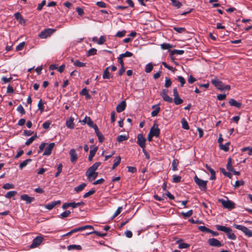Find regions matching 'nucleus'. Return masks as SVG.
<instances>
[{
    "instance_id": "obj_5",
    "label": "nucleus",
    "mask_w": 252,
    "mask_h": 252,
    "mask_svg": "<svg viewBox=\"0 0 252 252\" xmlns=\"http://www.w3.org/2000/svg\"><path fill=\"white\" fill-rule=\"evenodd\" d=\"M44 238L41 236H37L33 239L32 244L30 245V248L33 249L39 246L43 241Z\"/></svg>"
},
{
    "instance_id": "obj_30",
    "label": "nucleus",
    "mask_w": 252,
    "mask_h": 252,
    "mask_svg": "<svg viewBox=\"0 0 252 252\" xmlns=\"http://www.w3.org/2000/svg\"><path fill=\"white\" fill-rule=\"evenodd\" d=\"M75 249L77 250H82V247L80 245H70L67 246V250L69 251Z\"/></svg>"
},
{
    "instance_id": "obj_34",
    "label": "nucleus",
    "mask_w": 252,
    "mask_h": 252,
    "mask_svg": "<svg viewBox=\"0 0 252 252\" xmlns=\"http://www.w3.org/2000/svg\"><path fill=\"white\" fill-rule=\"evenodd\" d=\"M95 234L96 235L99 236L101 237H104V236L107 235V233H100L99 231H95V230H93V231H92L91 232H90L89 233H86L87 235H89V234Z\"/></svg>"
},
{
    "instance_id": "obj_60",
    "label": "nucleus",
    "mask_w": 252,
    "mask_h": 252,
    "mask_svg": "<svg viewBox=\"0 0 252 252\" xmlns=\"http://www.w3.org/2000/svg\"><path fill=\"white\" fill-rule=\"evenodd\" d=\"M45 4H46V0H42L40 3L38 4V5L37 6V9L38 11H41L43 8V6H44Z\"/></svg>"
},
{
    "instance_id": "obj_61",
    "label": "nucleus",
    "mask_w": 252,
    "mask_h": 252,
    "mask_svg": "<svg viewBox=\"0 0 252 252\" xmlns=\"http://www.w3.org/2000/svg\"><path fill=\"white\" fill-rule=\"evenodd\" d=\"M132 55H133V54L131 52H130L129 51H126L125 53L121 54V56L123 58L130 57H132Z\"/></svg>"
},
{
    "instance_id": "obj_21",
    "label": "nucleus",
    "mask_w": 252,
    "mask_h": 252,
    "mask_svg": "<svg viewBox=\"0 0 252 252\" xmlns=\"http://www.w3.org/2000/svg\"><path fill=\"white\" fill-rule=\"evenodd\" d=\"M73 118L70 117L68 120H67L66 121V126L70 129H73L74 127V124L73 123Z\"/></svg>"
},
{
    "instance_id": "obj_37",
    "label": "nucleus",
    "mask_w": 252,
    "mask_h": 252,
    "mask_svg": "<svg viewBox=\"0 0 252 252\" xmlns=\"http://www.w3.org/2000/svg\"><path fill=\"white\" fill-rule=\"evenodd\" d=\"M230 145V142H227L225 144V145H220V148L221 150H223L225 152H227L229 150V146Z\"/></svg>"
},
{
    "instance_id": "obj_55",
    "label": "nucleus",
    "mask_w": 252,
    "mask_h": 252,
    "mask_svg": "<svg viewBox=\"0 0 252 252\" xmlns=\"http://www.w3.org/2000/svg\"><path fill=\"white\" fill-rule=\"evenodd\" d=\"M173 29L176 32L178 33H182L183 32H186V30L185 28H179V27H174Z\"/></svg>"
},
{
    "instance_id": "obj_15",
    "label": "nucleus",
    "mask_w": 252,
    "mask_h": 252,
    "mask_svg": "<svg viewBox=\"0 0 252 252\" xmlns=\"http://www.w3.org/2000/svg\"><path fill=\"white\" fill-rule=\"evenodd\" d=\"M228 103L230 106H234L237 108H241L242 105V104L241 102H237L233 98H230Z\"/></svg>"
},
{
    "instance_id": "obj_9",
    "label": "nucleus",
    "mask_w": 252,
    "mask_h": 252,
    "mask_svg": "<svg viewBox=\"0 0 252 252\" xmlns=\"http://www.w3.org/2000/svg\"><path fill=\"white\" fill-rule=\"evenodd\" d=\"M149 132L154 136L158 137L160 134V129L158 127V125L157 124H154Z\"/></svg>"
},
{
    "instance_id": "obj_62",
    "label": "nucleus",
    "mask_w": 252,
    "mask_h": 252,
    "mask_svg": "<svg viewBox=\"0 0 252 252\" xmlns=\"http://www.w3.org/2000/svg\"><path fill=\"white\" fill-rule=\"evenodd\" d=\"M198 229L202 232H208L209 231V229L208 228L206 227L205 226H200L198 227Z\"/></svg>"
},
{
    "instance_id": "obj_41",
    "label": "nucleus",
    "mask_w": 252,
    "mask_h": 252,
    "mask_svg": "<svg viewBox=\"0 0 252 252\" xmlns=\"http://www.w3.org/2000/svg\"><path fill=\"white\" fill-rule=\"evenodd\" d=\"M38 109L40 111V112L41 113L44 111V103L43 102V101L41 99H40L38 102Z\"/></svg>"
},
{
    "instance_id": "obj_25",
    "label": "nucleus",
    "mask_w": 252,
    "mask_h": 252,
    "mask_svg": "<svg viewBox=\"0 0 252 252\" xmlns=\"http://www.w3.org/2000/svg\"><path fill=\"white\" fill-rule=\"evenodd\" d=\"M95 171V170H94V169H92L90 167H89L87 169V170L85 174H86V176L87 177L88 180L89 179H90V178L93 176V175L94 174Z\"/></svg>"
},
{
    "instance_id": "obj_57",
    "label": "nucleus",
    "mask_w": 252,
    "mask_h": 252,
    "mask_svg": "<svg viewBox=\"0 0 252 252\" xmlns=\"http://www.w3.org/2000/svg\"><path fill=\"white\" fill-rule=\"evenodd\" d=\"M177 79L180 82L181 86L183 87L184 85L186 83V81H185V79H184V78L181 76H179L178 77Z\"/></svg>"
},
{
    "instance_id": "obj_31",
    "label": "nucleus",
    "mask_w": 252,
    "mask_h": 252,
    "mask_svg": "<svg viewBox=\"0 0 252 252\" xmlns=\"http://www.w3.org/2000/svg\"><path fill=\"white\" fill-rule=\"evenodd\" d=\"M226 168L229 171H232L234 168L232 167V159L229 158L228 159L227 163L226 165Z\"/></svg>"
},
{
    "instance_id": "obj_42",
    "label": "nucleus",
    "mask_w": 252,
    "mask_h": 252,
    "mask_svg": "<svg viewBox=\"0 0 252 252\" xmlns=\"http://www.w3.org/2000/svg\"><path fill=\"white\" fill-rule=\"evenodd\" d=\"M153 68V67L152 63H149L147 64H146L145 66V71L147 73H150L152 71Z\"/></svg>"
},
{
    "instance_id": "obj_51",
    "label": "nucleus",
    "mask_w": 252,
    "mask_h": 252,
    "mask_svg": "<svg viewBox=\"0 0 252 252\" xmlns=\"http://www.w3.org/2000/svg\"><path fill=\"white\" fill-rule=\"evenodd\" d=\"M171 84H172V81H171L170 79L168 77H166L165 80L164 86L166 88H168L171 85Z\"/></svg>"
},
{
    "instance_id": "obj_33",
    "label": "nucleus",
    "mask_w": 252,
    "mask_h": 252,
    "mask_svg": "<svg viewBox=\"0 0 252 252\" xmlns=\"http://www.w3.org/2000/svg\"><path fill=\"white\" fill-rule=\"evenodd\" d=\"M69 207H71L73 208H75V202L65 203L62 206L63 209H66Z\"/></svg>"
},
{
    "instance_id": "obj_27",
    "label": "nucleus",
    "mask_w": 252,
    "mask_h": 252,
    "mask_svg": "<svg viewBox=\"0 0 252 252\" xmlns=\"http://www.w3.org/2000/svg\"><path fill=\"white\" fill-rule=\"evenodd\" d=\"M161 96L164 101L169 103H172L173 102V99L171 97H170L167 94H164Z\"/></svg>"
},
{
    "instance_id": "obj_38",
    "label": "nucleus",
    "mask_w": 252,
    "mask_h": 252,
    "mask_svg": "<svg viewBox=\"0 0 252 252\" xmlns=\"http://www.w3.org/2000/svg\"><path fill=\"white\" fill-rule=\"evenodd\" d=\"M172 2V4L175 7H176L177 8H179L182 5V4L181 2L177 0H170Z\"/></svg>"
},
{
    "instance_id": "obj_23",
    "label": "nucleus",
    "mask_w": 252,
    "mask_h": 252,
    "mask_svg": "<svg viewBox=\"0 0 252 252\" xmlns=\"http://www.w3.org/2000/svg\"><path fill=\"white\" fill-rule=\"evenodd\" d=\"M86 229H90L94 230V227L92 225H86L82 226L81 227H79L78 228H75V230L76 232H77L78 231H82V230H84Z\"/></svg>"
},
{
    "instance_id": "obj_10",
    "label": "nucleus",
    "mask_w": 252,
    "mask_h": 252,
    "mask_svg": "<svg viewBox=\"0 0 252 252\" xmlns=\"http://www.w3.org/2000/svg\"><path fill=\"white\" fill-rule=\"evenodd\" d=\"M146 139L144 137L142 134H138L137 135V143L141 148H145Z\"/></svg>"
},
{
    "instance_id": "obj_52",
    "label": "nucleus",
    "mask_w": 252,
    "mask_h": 252,
    "mask_svg": "<svg viewBox=\"0 0 252 252\" xmlns=\"http://www.w3.org/2000/svg\"><path fill=\"white\" fill-rule=\"evenodd\" d=\"M17 111H18L19 113H20L22 115H25L26 114V111L25 109H24L23 107L22 106V105H19L17 108Z\"/></svg>"
},
{
    "instance_id": "obj_11",
    "label": "nucleus",
    "mask_w": 252,
    "mask_h": 252,
    "mask_svg": "<svg viewBox=\"0 0 252 252\" xmlns=\"http://www.w3.org/2000/svg\"><path fill=\"white\" fill-rule=\"evenodd\" d=\"M69 154L70 156V161L72 163H74L76 162L78 159L77 155L76 153L75 149H71L69 152Z\"/></svg>"
},
{
    "instance_id": "obj_40",
    "label": "nucleus",
    "mask_w": 252,
    "mask_h": 252,
    "mask_svg": "<svg viewBox=\"0 0 252 252\" xmlns=\"http://www.w3.org/2000/svg\"><path fill=\"white\" fill-rule=\"evenodd\" d=\"M17 191H10L6 193L5 195V197L7 198H10L13 196H14L17 194Z\"/></svg>"
},
{
    "instance_id": "obj_39",
    "label": "nucleus",
    "mask_w": 252,
    "mask_h": 252,
    "mask_svg": "<svg viewBox=\"0 0 252 252\" xmlns=\"http://www.w3.org/2000/svg\"><path fill=\"white\" fill-rule=\"evenodd\" d=\"M193 213V211L192 210H190L188 211L187 212H182L181 214L183 216V217L185 219L190 217Z\"/></svg>"
},
{
    "instance_id": "obj_6",
    "label": "nucleus",
    "mask_w": 252,
    "mask_h": 252,
    "mask_svg": "<svg viewBox=\"0 0 252 252\" xmlns=\"http://www.w3.org/2000/svg\"><path fill=\"white\" fill-rule=\"evenodd\" d=\"M56 31V30L52 29H47L40 32L38 36L41 38H45L51 35Z\"/></svg>"
},
{
    "instance_id": "obj_35",
    "label": "nucleus",
    "mask_w": 252,
    "mask_h": 252,
    "mask_svg": "<svg viewBox=\"0 0 252 252\" xmlns=\"http://www.w3.org/2000/svg\"><path fill=\"white\" fill-rule=\"evenodd\" d=\"M181 123L182 125V127L186 130H188L189 128V126L187 121L185 118H183L181 120Z\"/></svg>"
},
{
    "instance_id": "obj_24",
    "label": "nucleus",
    "mask_w": 252,
    "mask_h": 252,
    "mask_svg": "<svg viewBox=\"0 0 252 252\" xmlns=\"http://www.w3.org/2000/svg\"><path fill=\"white\" fill-rule=\"evenodd\" d=\"M152 107L153 108H155V109L151 112V116L152 117H156L158 115L160 111V107L158 105H154Z\"/></svg>"
},
{
    "instance_id": "obj_44",
    "label": "nucleus",
    "mask_w": 252,
    "mask_h": 252,
    "mask_svg": "<svg viewBox=\"0 0 252 252\" xmlns=\"http://www.w3.org/2000/svg\"><path fill=\"white\" fill-rule=\"evenodd\" d=\"M73 64L77 67H84L86 65V63H82L78 60L75 61Z\"/></svg>"
},
{
    "instance_id": "obj_7",
    "label": "nucleus",
    "mask_w": 252,
    "mask_h": 252,
    "mask_svg": "<svg viewBox=\"0 0 252 252\" xmlns=\"http://www.w3.org/2000/svg\"><path fill=\"white\" fill-rule=\"evenodd\" d=\"M174 102L176 105H179L183 102V100L179 97L177 88L173 89Z\"/></svg>"
},
{
    "instance_id": "obj_47",
    "label": "nucleus",
    "mask_w": 252,
    "mask_h": 252,
    "mask_svg": "<svg viewBox=\"0 0 252 252\" xmlns=\"http://www.w3.org/2000/svg\"><path fill=\"white\" fill-rule=\"evenodd\" d=\"M172 47L169 43H164L161 45V48L163 50L169 49L172 48Z\"/></svg>"
},
{
    "instance_id": "obj_2",
    "label": "nucleus",
    "mask_w": 252,
    "mask_h": 252,
    "mask_svg": "<svg viewBox=\"0 0 252 252\" xmlns=\"http://www.w3.org/2000/svg\"><path fill=\"white\" fill-rule=\"evenodd\" d=\"M194 181L201 190L206 191L208 181H204L199 178L196 175L194 177Z\"/></svg>"
},
{
    "instance_id": "obj_20",
    "label": "nucleus",
    "mask_w": 252,
    "mask_h": 252,
    "mask_svg": "<svg viewBox=\"0 0 252 252\" xmlns=\"http://www.w3.org/2000/svg\"><path fill=\"white\" fill-rule=\"evenodd\" d=\"M110 67L109 66H108L107 67L104 72H103V75H102V77L103 79H110V78H112L113 77V76L110 74L109 71V69Z\"/></svg>"
},
{
    "instance_id": "obj_53",
    "label": "nucleus",
    "mask_w": 252,
    "mask_h": 252,
    "mask_svg": "<svg viewBox=\"0 0 252 252\" xmlns=\"http://www.w3.org/2000/svg\"><path fill=\"white\" fill-rule=\"evenodd\" d=\"M178 163V161L177 160L174 159L172 161V170L173 171L177 170V164Z\"/></svg>"
},
{
    "instance_id": "obj_14",
    "label": "nucleus",
    "mask_w": 252,
    "mask_h": 252,
    "mask_svg": "<svg viewBox=\"0 0 252 252\" xmlns=\"http://www.w3.org/2000/svg\"><path fill=\"white\" fill-rule=\"evenodd\" d=\"M212 84L220 90H223V83L217 79H212L211 81Z\"/></svg>"
},
{
    "instance_id": "obj_46",
    "label": "nucleus",
    "mask_w": 252,
    "mask_h": 252,
    "mask_svg": "<svg viewBox=\"0 0 252 252\" xmlns=\"http://www.w3.org/2000/svg\"><path fill=\"white\" fill-rule=\"evenodd\" d=\"M121 158L120 156L117 157V160L114 163L112 166V170H114L121 162Z\"/></svg>"
},
{
    "instance_id": "obj_1",
    "label": "nucleus",
    "mask_w": 252,
    "mask_h": 252,
    "mask_svg": "<svg viewBox=\"0 0 252 252\" xmlns=\"http://www.w3.org/2000/svg\"><path fill=\"white\" fill-rule=\"evenodd\" d=\"M216 227L217 230L225 233L228 239L231 240L236 239V235L232 232V229L230 228L220 225H217Z\"/></svg>"
},
{
    "instance_id": "obj_26",
    "label": "nucleus",
    "mask_w": 252,
    "mask_h": 252,
    "mask_svg": "<svg viewBox=\"0 0 252 252\" xmlns=\"http://www.w3.org/2000/svg\"><path fill=\"white\" fill-rule=\"evenodd\" d=\"M128 138V135H120L117 137V140L119 142H122L123 141L127 140Z\"/></svg>"
},
{
    "instance_id": "obj_12",
    "label": "nucleus",
    "mask_w": 252,
    "mask_h": 252,
    "mask_svg": "<svg viewBox=\"0 0 252 252\" xmlns=\"http://www.w3.org/2000/svg\"><path fill=\"white\" fill-rule=\"evenodd\" d=\"M55 146V143H50L48 146L45 148V150L43 153V156H49L50 155L52 151L53 150L54 147Z\"/></svg>"
},
{
    "instance_id": "obj_13",
    "label": "nucleus",
    "mask_w": 252,
    "mask_h": 252,
    "mask_svg": "<svg viewBox=\"0 0 252 252\" xmlns=\"http://www.w3.org/2000/svg\"><path fill=\"white\" fill-rule=\"evenodd\" d=\"M126 104L125 100L122 101L116 107V111L118 113H121L124 111L126 108Z\"/></svg>"
},
{
    "instance_id": "obj_56",
    "label": "nucleus",
    "mask_w": 252,
    "mask_h": 252,
    "mask_svg": "<svg viewBox=\"0 0 252 252\" xmlns=\"http://www.w3.org/2000/svg\"><path fill=\"white\" fill-rule=\"evenodd\" d=\"M122 209H123L122 207H118V209H117V210L116 211V212H115V213L112 217V219H114L115 217H116L117 216H118L122 212Z\"/></svg>"
},
{
    "instance_id": "obj_58",
    "label": "nucleus",
    "mask_w": 252,
    "mask_h": 252,
    "mask_svg": "<svg viewBox=\"0 0 252 252\" xmlns=\"http://www.w3.org/2000/svg\"><path fill=\"white\" fill-rule=\"evenodd\" d=\"M189 245L187 243H182L179 244L178 247L179 249H186L189 247Z\"/></svg>"
},
{
    "instance_id": "obj_4",
    "label": "nucleus",
    "mask_w": 252,
    "mask_h": 252,
    "mask_svg": "<svg viewBox=\"0 0 252 252\" xmlns=\"http://www.w3.org/2000/svg\"><path fill=\"white\" fill-rule=\"evenodd\" d=\"M219 202H220L224 208L231 210L235 208V204L231 200H225L223 199H219Z\"/></svg>"
},
{
    "instance_id": "obj_8",
    "label": "nucleus",
    "mask_w": 252,
    "mask_h": 252,
    "mask_svg": "<svg viewBox=\"0 0 252 252\" xmlns=\"http://www.w3.org/2000/svg\"><path fill=\"white\" fill-rule=\"evenodd\" d=\"M208 244L213 247H220L222 246L221 243L216 238H210L208 240Z\"/></svg>"
},
{
    "instance_id": "obj_49",
    "label": "nucleus",
    "mask_w": 252,
    "mask_h": 252,
    "mask_svg": "<svg viewBox=\"0 0 252 252\" xmlns=\"http://www.w3.org/2000/svg\"><path fill=\"white\" fill-rule=\"evenodd\" d=\"M95 192V190L94 189H92L90 190V191H89L88 192L85 193L83 195V197L87 198V197H89V196L94 194Z\"/></svg>"
},
{
    "instance_id": "obj_22",
    "label": "nucleus",
    "mask_w": 252,
    "mask_h": 252,
    "mask_svg": "<svg viewBox=\"0 0 252 252\" xmlns=\"http://www.w3.org/2000/svg\"><path fill=\"white\" fill-rule=\"evenodd\" d=\"M98 150V147L97 146L94 147L93 149H92L90 151V154L88 157L89 161H91L92 160L93 157L94 156L97 150Z\"/></svg>"
},
{
    "instance_id": "obj_63",
    "label": "nucleus",
    "mask_w": 252,
    "mask_h": 252,
    "mask_svg": "<svg viewBox=\"0 0 252 252\" xmlns=\"http://www.w3.org/2000/svg\"><path fill=\"white\" fill-rule=\"evenodd\" d=\"M25 44V43L24 42H21L20 44H19L16 48V51H18L22 50L23 49Z\"/></svg>"
},
{
    "instance_id": "obj_64",
    "label": "nucleus",
    "mask_w": 252,
    "mask_h": 252,
    "mask_svg": "<svg viewBox=\"0 0 252 252\" xmlns=\"http://www.w3.org/2000/svg\"><path fill=\"white\" fill-rule=\"evenodd\" d=\"M106 40V37L104 36H101L97 42V44L101 45L104 43Z\"/></svg>"
},
{
    "instance_id": "obj_36",
    "label": "nucleus",
    "mask_w": 252,
    "mask_h": 252,
    "mask_svg": "<svg viewBox=\"0 0 252 252\" xmlns=\"http://www.w3.org/2000/svg\"><path fill=\"white\" fill-rule=\"evenodd\" d=\"M71 212L69 210H66L63 213H62L60 215L58 216L59 218L64 219L67 218L70 214Z\"/></svg>"
},
{
    "instance_id": "obj_18",
    "label": "nucleus",
    "mask_w": 252,
    "mask_h": 252,
    "mask_svg": "<svg viewBox=\"0 0 252 252\" xmlns=\"http://www.w3.org/2000/svg\"><path fill=\"white\" fill-rule=\"evenodd\" d=\"M205 167L207 170H208L211 173V177H210V180H213L216 179V172L215 171L211 168L208 164L205 165Z\"/></svg>"
},
{
    "instance_id": "obj_16",
    "label": "nucleus",
    "mask_w": 252,
    "mask_h": 252,
    "mask_svg": "<svg viewBox=\"0 0 252 252\" xmlns=\"http://www.w3.org/2000/svg\"><path fill=\"white\" fill-rule=\"evenodd\" d=\"M21 199L23 200L26 201V203L27 204H29L35 200L34 197L29 196L27 194L22 195L21 196Z\"/></svg>"
},
{
    "instance_id": "obj_54",
    "label": "nucleus",
    "mask_w": 252,
    "mask_h": 252,
    "mask_svg": "<svg viewBox=\"0 0 252 252\" xmlns=\"http://www.w3.org/2000/svg\"><path fill=\"white\" fill-rule=\"evenodd\" d=\"M126 31L125 30H123L122 31H119L117 32L116 36L118 37H123L126 34Z\"/></svg>"
},
{
    "instance_id": "obj_17",
    "label": "nucleus",
    "mask_w": 252,
    "mask_h": 252,
    "mask_svg": "<svg viewBox=\"0 0 252 252\" xmlns=\"http://www.w3.org/2000/svg\"><path fill=\"white\" fill-rule=\"evenodd\" d=\"M61 204V201L58 200L56 201H53L49 204H47L45 205V208L48 210H51L54 207H55L57 205Z\"/></svg>"
},
{
    "instance_id": "obj_3",
    "label": "nucleus",
    "mask_w": 252,
    "mask_h": 252,
    "mask_svg": "<svg viewBox=\"0 0 252 252\" xmlns=\"http://www.w3.org/2000/svg\"><path fill=\"white\" fill-rule=\"evenodd\" d=\"M233 226L235 227L236 229L242 231L246 236L249 237H252V230H250L247 227L239 225V224H233Z\"/></svg>"
},
{
    "instance_id": "obj_48",
    "label": "nucleus",
    "mask_w": 252,
    "mask_h": 252,
    "mask_svg": "<svg viewBox=\"0 0 252 252\" xmlns=\"http://www.w3.org/2000/svg\"><path fill=\"white\" fill-rule=\"evenodd\" d=\"M181 180V177L180 176H178L176 175L173 176V182L177 183L180 182Z\"/></svg>"
},
{
    "instance_id": "obj_19",
    "label": "nucleus",
    "mask_w": 252,
    "mask_h": 252,
    "mask_svg": "<svg viewBox=\"0 0 252 252\" xmlns=\"http://www.w3.org/2000/svg\"><path fill=\"white\" fill-rule=\"evenodd\" d=\"M184 53V51L182 50H173L170 51V56L171 57V59L172 60H173L175 59L174 57H172V56L174 55H182Z\"/></svg>"
},
{
    "instance_id": "obj_43",
    "label": "nucleus",
    "mask_w": 252,
    "mask_h": 252,
    "mask_svg": "<svg viewBox=\"0 0 252 252\" xmlns=\"http://www.w3.org/2000/svg\"><path fill=\"white\" fill-rule=\"evenodd\" d=\"M245 184V182L243 180H237L234 185V188L235 189L238 188L241 186H243Z\"/></svg>"
},
{
    "instance_id": "obj_50",
    "label": "nucleus",
    "mask_w": 252,
    "mask_h": 252,
    "mask_svg": "<svg viewBox=\"0 0 252 252\" xmlns=\"http://www.w3.org/2000/svg\"><path fill=\"white\" fill-rule=\"evenodd\" d=\"M14 188V186L13 184L6 183L3 185L2 188L5 189H13Z\"/></svg>"
},
{
    "instance_id": "obj_32",
    "label": "nucleus",
    "mask_w": 252,
    "mask_h": 252,
    "mask_svg": "<svg viewBox=\"0 0 252 252\" xmlns=\"http://www.w3.org/2000/svg\"><path fill=\"white\" fill-rule=\"evenodd\" d=\"M31 159L28 158L20 163L19 164L20 169L22 170L24 167H25L28 164L29 162H31Z\"/></svg>"
},
{
    "instance_id": "obj_45",
    "label": "nucleus",
    "mask_w": 252,
    "mask_h": 252,
    "mask_svg": "<svg viewBox=\"0 0 252 252\" xmlns=\"http://www.w3.org/2000/svg\"><path fill=\"white\" fill-rule=\"evenodd\" d=\"M97 50L95 48L90 49L87 52V56H90L91 55H95L96 54Z\"/></svg>"
},
{
    "instance_id": "obj_59",
    "label": "nucleus",
    "mask_w": 252,
    "mask_h": 252,
    "mask_svg": "<svg viewBox=\"0 0 252 252\" xmlns=\"http://www.w3.org/2000/svg\"><path fill=\"white\" fill-rule=\"evenodd\" d=\"M101 162H96L94 163L92 166H90V167L92 169H94V170L96 171L98 167L100 165Z\"/></svg>"
},
{
    "instance_id": "obj_28",
    "label": "nucleus",
    "mask_w": 252,
    "mask_h": 252,
    "mask_svg": "<svg viewBox=\"0 0 252 252\" xmlns=\"http://www.w3.org/2000/svg\"><path fill=\"white\" fill-rule=\"evenodd\" d=\"M14 17L15 19L19 21L20 23H22V22H25L24 19L22 17L20 12H16L14 14Z\"/></svg>"
},
{
    "instance_id": "obj_29",
    "label": "nucleus",
    "mask_w": 252,
    "mask_h": 252,
    "mask_svg": "<svg viewBox=\"0 0 252 252\" xmlns=\"http://www.w3.org/2000/svg\"><path fill=\"white\" fill-rule=\"evenodd\" d=\"M87 186L86 183H82L78 186L74 188V190L77 192H79L82 191Z\"/></svg>"
}]
</instances>
